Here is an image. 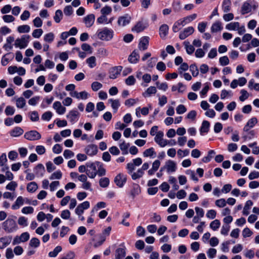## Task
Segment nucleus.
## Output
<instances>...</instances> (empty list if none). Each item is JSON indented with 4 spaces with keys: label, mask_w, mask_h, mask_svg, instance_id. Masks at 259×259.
<instances>
[{
    "label": "nucleus",
    "mask_w": 259,
    "mask_h": 259,
    "mask_svg": "<svg viewBox=\"0 0 259 259\" xmlns=\"http://www.w3.org/2000/svg\"><path fill=\"white\" fill-rule=\"evenodd\" d=\"M113 33L114 32L112 29L105 27L98 30L96 34L99 39L104 41H109L113 38Z\"/></svg>",
    "instance_id": "obj_1"
},
{
    "label": "nucleus",
    "mask_w": 259,
    "mask_h": 259,
    "mask_svg": "<svg viewBox=\"0 0 259 259\" xmlns=\"http://www.w3.org/2000/svg\"><path fill=\"white\" fill-rule=\"evenodd\" d=\"M3 229L7 233H11L15 231L17 229L15 221L12 219H8L2 224Z\"/></svg>",
    "instance_id": "obj_2"
},
{
    "label": "nucleus",
    "mask_w": 259,
    "mask_h": 259,
    "mask_svg": "<svg viewBox=\"0 0 259 259\" xmlns=\"http://www.w3.org/2000/svg\"><path fill=\"white\" fill-rule=\"evenodd\" d=\"M177 168V163L176 162L169 159L167 160L165 162L164 165L160 168V171L162 172L166 170L168 174L172 173L176 171Z\"/></svg>",
    "instance_id": "obj_3"
},
{
    "label": "nucleus",
    "mask_w": 259,
    "mask_h": 259,
    "mask_svg": "<svg viewBox=\"0 0 259 259\" xmlns=\"http://www.w3.org/2000/svg\"><path fill=\"white\" fill-rule=\"evenodd\" d=\"M29 35H23L21 38H17L15 42V46L16 48L24 49L27 46Z\"/></svg>",
    "instance_id": "obj_4"
},
{
    "label": "nucleus",
    "mask_w": 259,
    "mask_h": 259,
    "mask_svg": "<svg viewBox=\"0 0 259 259\" xmlns=\"http://www.w3.org/2000/svg\"><path fill=\"white\" fill-rule=\"evenodd\" d=\"M24 137L28 140L36 141L41 138V135L36 131L33 130L26 132Z\"/></svg>",
    "instance_id": "obj_5"
},
{
    "label": "nucleus",
    "mask_w": 259,
    "mask_h": 259,
    "mask_svg": "<svg viewBox=\"0 0 259 259\" xmlns=\"http://www.w3.org/2000/svg\"><path fill=\"white\" fill-rule=\"evenodd\" d=\"M126 181V176L122 174H118L114 178V183L119 188L123 186Z\"/></svg>",
    "instance_id": "obj_6"
},
{
    "label": "nucleus",
    "mask_w": 259,
    "mask_h": 259,
    "mask_svg": "<svg viewBox=\"0 0 259 259\" xmlns=\"http://www.w3.org/2000/svg\"><path fill=\"white\" fill-rule=\"evenodd\" d=\"M131 20V16L128 14H126L118 18L117 23L119 26L124 27L128 25L130 23Z\"/></svg>",
    "instance_id": "obj_7"
},
{
    "label": "nucleus",
    "mask_w": 259,
    "mask_h": 259,
    "mask_svg": "<svg viewBox=\"0 0 259 259\" xmlns=\"http://www.w3.org/2000/svg\"><path fill=\"white\" fill-rule=\"evenodd\" d=\"M90 206V204L89 201H84L77 206L75 210V212L77 215L80 216L83 213L84 210L89 208Z\"/></svg>",
    "instance_id": "obj_8"
},
{
    "label": "nucleus",
    "mask_w": 259,
    "mask_h": 259,
    "mask_svg": "<svg viewBox=\"0 0 259 259\" xmlns=\"http://www.w3.org/2000/svg\"><path fill=\"white\" fill-rule=\"evenodd\" d=\"M122 67L121 66H115L111 68L109 71V78L111 79H115L118 75L120 74Z\"/></svg>",
    "instance_id": "obj_9"
},
{
    "label": "nucleus",
    "mask_w": 259,
    "mask_h": 259,
    "mask_svg": "<svg viewBox=\"0 0 259 259\" xmlns=\"http://www.w3.org/2000/svg\"><path fill=\"white\" fill-rule=\"evenodd\" d=\"M194 31V29L192 26L188 27L185 28L180 33L179 38L181 40H183L187 37L188 36L192 34Z\"/></svg>",
    "instance_id": "obj_10"
},
{
    "label": "nucleus",
    "mask_w": 259,
    "mask_h": 259,
    "mask_svg": "<svg viewBox=\"0 0 259 259\" xmlns=\"http://www.w3.org/2000/svg\"><path fill=\"white\" fill-rule=\"evenodd\" d=\"M149 37L148 36H144L140 39L138 45V48L141 51H145L147 49L149 45Z\"/></svg>",
    "instance_id": "obj_11"
},
{
    "label": "nucleus",
    "mask_w": 259,
    "mask_h": 259,
    "mask_svg": "<svg viewBox=\"0 0 259 259\" xmlns=\"http://www.w3.org/2000/svg\"><path fill=\"white\" fill-rule=\"evenodd\" d=\"M257 123V119L256 117H252L249 119L244 126L243 131L244 132H247L249 130L253 127L254 125Z\"/></svg>",
    "instance_id": "obj_12"
},
{
    "label": "nucleus",
    "mask_w": 259,
    "mask_h": 259,
    "mask_svg": "<svg viewBox=\"0 0 259 259\" xmlns=\"http://www.w3.org/2000/svg\"><path fill=\"white\" fill-rule=\"evenodd\" d=\"M12 237L6 236L0 238V249H4L9 245L12 241Z\"/></svg>",
    "instance_id": "obj_13"
},
{
    "label": "nucleus",
    "mask_w": 259,
    "mask_h": 259,
    "mask_svg": "<svg viewBox=\"0 0 259 259\" xmlns=\"http://www.w3.org/2000/svg\"><path fill=\"white\" fill-rule=\"evenodd\" d=\"M85 152L88 155H95L98 152L97 146L94 144L89 145L85 148Z\"/></svg>",
    "instance_id": "obj_14"
},
{
    "label": "nucleus",
    "mask_w": 259,
    "mask_h": 259,
    "mask_svg": "<svg viewBox=\"0 0 259 259\" xmlns=\"http://www.w3.org/2000/svg\"><path fill=\"white\" fill-rule=\"evenodd\" d=\"M251 0L244 2L241 7V13L242 15L247 14L251 11Z\"/></svg>",
    "instance_id": "obj_15"
},
{
    "label": "nucleus",
    "mask_w": 259,
    "mask_h": 259,
    "mask_svg": "<svg viewBox=\"0 0 259 259\" xmlns=\"http://www.w3.org/2000/svg\"><path fill=\"white\" fill-rule=\"evenodd\" d=\"M79 114L77 111L73 110L69 111L66 117L71 122L74 123L78 120Z\"/></svg>",
    "instance_id": "obj_16"
},
{
    "label": "nucleus",
    "mask_w": 259,
    "mask_h": 259,
    "mask_svg": "<svg viewBox=\"0 0 259 259\" xmlns=\"http://www.w3.org/2000/svg\"><path fill=\"white\" fill-rule=\"evenodd\" d=\"M95 16L94 14H90L84 17L83 21L87 27H91L95 21Z\"/></svg>",
    "instance_id": "obj_17"
},
{
    "label": "nucleus",
    "mask_w": 259,
    "mask_h": 259,
    "mask_svg": "<svg viewBox=\"0 0 259 259\" xmlns=\"http://www.w3.org/2000/svg\"><path fill=\"white\" fill-rule=\"evenodd\" d=\"M53 108L59 114H63L66 111V108L62 106L61 102L59 101H56L54 103Z\"/></svg>",
    "instance_id": "obj_18"
},
{
    "label": "nucleus",
    "mask_w": 259,
    "mask_h": 259,
    "mask_svg": "<svg viewBox=\"0 0 259 259\" xmlns=\"http://www.w3.org/2000/svg\"><path fill=\"white\" fill-rule=\"evenodd\" d=\"M160 164L161 162L159 160H154L152 163V168L148 171V174L149 176L153 175L158 169Z\"/></svg>",
    "instance_id": "obj_19"
},
{
    "label": "nucleus",
    "mask_w": 259,
    "mask_h": 259,
    "mask_svg": "<svg viewBox=\"0 0 259 259\" xmlns=\"http://www.w3.org/2000/svg\"><path fill=\"white\" fill-rule=\"evenodd\" d=\"M25 202V198L22 196H19L16 200L15 203L12 205V208L14 210L18 209Z\"/></svg>",
    "instance_id": "obj_20"
},
{
    "label": "nucleus",
    "mask_w": 259,
    "mask_h": 259,
    "mask_svg": "<svg viewBox=\"0 0 259 259\" xmlns=\"http://www.w3.org/2000/svg\"><path fill=\"white\" fill-rule=\"evenodd\" d=\"M140 58V55L136 50H135L128 57V61L131 63H137Z\"/></svg>",
    "instance_id": "obj_21"
},
{
    "label": "nucleus",
    "mask_w": 259,
    "mask_h": 259,
    "mask_svg": "<svg viewBox=\"0 0 259 259\" xmlns=\"http://www.w3.org/2000/svg\"><path fill=\"white\" fill-rule=\"evenodd\" d=\"M126 255L124 249L118 248L115 251L114 259H123Z\"/></svg>",
    "instance_id": "obj_22"
},
{
    "label": "nucleus",
    "mask_w": 259,
    "mask_h": 259,
    "mask_svg": "<svg viewBox=\"0 0 259 259\" xmlns=\"http://www.w3.org/2000/svg\"><path fill=\"white\" fill-rule=\"evenodd\" d=\"M232 3L231 0H223L222 3V10L224 13L229 12L231 9Z\"/></svg>",
    "instance_id": "obj_23"
},
{
    "label": "nucleus",
    "mask_w": 259,
    "mask_h": 259,
    "mask_svg": "<svg viewBox=\"0 0 259 259\" xmlns=\"http://www.w3.org/2000/svg\"><path fill=\"white\" fill-rule=\"evenodd\" d=\"M146 27V24L142 22H139L136 24L134 27L133 28L132 30L136 31L137 32H140L143 31Z\"/></svg>",
    "instance_id": "obj_24"
},
{
    "label": "nucleus",
    "mask_w": 259,
    "mask_h": 259,
    "mask_svg": "<svg viewBox=\"0 0 259 259\" xmlns=\"http://www.w3.org/2000/svg\"><path fill=\"white\" fill-rule=\"evenodd\" d=\"M168 31V26L166 24L162 25L159 28V35L162 38H165Z\"/></svg>",
    "instance_id": "obj_25"
},
{
    "label": "nucleus",
    "mask_w": 259,
    "mask_h": 259,
    "mask_svg": "<svg viewBox=\"0 0 259 259\" xmlns=\"http://www.w3.org/2000/svg\"><path fill=\"white\" fill-rule=\"evenodd\" d=\"M210 123L208 121L204 120L200 129V132L201 135L203 133H207L209 131Z\"/></svg>",
    "instance_id": "obj_26"
},
{
    "label": "nucleus",
    "mask_w": 259,
    "mask_h": 259,
    "mask_svg": "<svg viewBox=\"0 0 259 259\" xmlns=\"http://www.w3.org/2000/svg\"><path fill=\"white\" fill-rule=\"evenodd\" d=\"M96 163L98 167V170H97V175L100 177L105 176L106 175V169L103 167V164L99 161H96Z\"/></svg>",
    "instance_id": "obj_27"
},
{
    "label": "nucleus",
    "mask_w": 259,
    "mask_h": 259,
    "mask_svg": "<svg viewBox=\"0 0 259 259\" xmlns=\"http://www.w3.org/2000/svg\"><path fill=\"white\" fill-rule=\"evenodd\" d=\"M223 27L222 26V23L220 21H216L214 22L211 27V31L212 32H216L222 30Z\"/></svg>",
    "instance_id": "obj_28"
},
{
    "label": "nucleus",
    "mask_w": 259,
    "mask_h": 259,
    "mask_svg": "<svg viewBox=\"0 0 259 259\" xmlns=\"http://www.w3.org/2000/svg\"><path fill=\"white\" fill-rule=\"evenodd\" d=\"M23 130L20 127H16L10 132V135L12 137H19L22 135Z\"/></svg>",
    "instance_id": "obj_29"
},
{
    "label": "nucleus",
    "mask_w": 259,
    "mask_h": 259,
    "mask_svg": "<svg viewBox=\"0 0 259 259\" xmlns=\"http://www.w3.org/2000/svg\"><path fill=\"white\" fill-rule=\"evenodd\" d=\"M37 188V184L35 182H30L27 185V190L30 193L34 192Z\"/></svg>",
    "instance_id": "obj_30"
},
{
    "label": "nucleus",
    "mask_w": 259,
    "mask_h": 259,
    "mask_svg": "<svg viewBox=\"0 0 259 259\" xmlns=\"http://www.w3.org/2000/svg\"><path fill=\"white\" fill-rule=\"evenodd\" d=\"M144 174V171L143 169L139 168L136 172H133L131 175V177L133 180H136L138 179L142 178Z\"/></svg>",
    "instance_id": "obj_31"
},
{
    "label": "nucleus",
    "mask_w": 259,
    "mask_h": 259,
    "mask_svg": "<svg viewBox=\"0 0 259 259\" xmlns=\"http://www.w3.org/2000/svg\"><path fill=\"white\" fill-rule=\"evenodd\" d=\"M156 89L155 87H150L143 94L144 97H150L152 94H155L156 93Z\"/></svg>",
    "instance_id": "obj_32"
},
{
    "label": "nucleus",
    "mask_w": 259,
    "mask_h": 259,
    "mask_svg": "<svg viewBox=\"0 0 259 259\" xmlns=\"http://www.w3.org/2000/svg\"><path fill=\"white\" fill-rule=\"evenodd\" d=\"M144 157H153V156H155L156 152L154 151L153 148H150L145 150L143 153Z\"/></svg>",
    "instance_id": "obj_33"
},
{
    "label": "nucleus",
    "mask_w": 259,
    "mask_h": 259,
    "mask_svg": "<svg viewBox=\"0 0 259 259\" xmlns=\"http://www.w3.org/2000/svg\"><path fill=\"white\" fill-rule=\"evenodd\" d=\"M108 102L111 103V107L112 109L114 110V112H116L118 108L120 106L119 101L118 99L113 100V99H109Z\"/></svg>",
    "instance_id": "obj_34"
},
{
    "label": "nucleus",
    "mask_w": 259,
    "mask_h": 259,
    "mask_svg": "<svg viewBox=\"0 0 259 259\" xmlns=\"http://www.w3.org/2000/svg\"><path fill=\"white\" fill-rule=\"evenodd\" d=\"M252 205L253 202L251 200H248L246 201L243 210V214L244 215H247L249 214V210Z\"/></svg>",
    "instance_id": "obj_35"
},
{
    "label": "nucleus",
    "mask_w": 259,
    "mask_h": 259,
    "mask_svg": "<svg viewBox=\"0 0 259 259\" xmlns=\"http://www.w3.org/2000/svg\"><path fill=\"white\" fill-rule=\"evenodd\" d=\"M45 167L42 164H38L35 167V173L38 177H42L45 172Z\"/></svg>",
    "instance_id": "obj_36"
},
{
    "label": "nucleus",
    "mask_w": 259,
    "mask_h": 259,
    "mask_svg": "<svg viewBox=\"0 0 259 259\" xmlns=\"http://www.w3.org/2000/svg\"><path fill=\"white\" fill-rule=\"evenodd\" d=\"M239 26L238 22H231L226 26V28L229 30H236Z\"/></svg>",
    "instance_id": "obj_37"
},
{
    "label": "nucleus",
    "mask_w": 259,
    "mask_h": 259,
    "mask_svg": "<svg viewBox=\"0 0 259 259\" xmlns=\"http://www.w3.org/2000/svg\"><path fill=\"white\" fill-rule=\"evenodd\" d=\"M40 241L37 238L33 237L30 240L29 245L30 247L33 248H37L39 246Z\"/></svg>",
    "instance_id": "obj_38"
},
{
    "label": "nucleus",
    "mask_w": 259,
    "mask_h": 259,
    "mask_svg": "<svg viewBox=\"0 0 259 259\" xmlns=\"http://www.w3.org/2000/svg\"><path fill=\"white\" fill-rule=\"evenodd\" d=\"M30 28L28 25H23L18 27L17 30L19 33H27L30 31Z\"/></svg>",
    "instance_id": "obj_39"
},
{
    "label": "nucleus",
    "mask_w": 259,
    "mask_h": 259,
    "mask_svg": "<svg viewBox=\"0 0 259 259\" xmlns=\"http://www.w3.org/2000/svg\"><path fill=\"white\" fill-rule=\"evenodd\" d=\"M246 134H243L242 138H243L244 141L247 140H250L254 138L255 136V132L254 130H251L247 132Z\"/></svg>",
    "instance_id": "obj_40"
},
{
    "label": "nucleus",
    "mask_w": 259,
    "mask_h": 259,
    "mask_svg": "<svg viewBox=\"0 0 259 259\" xmlns=\"http://www.w3.org/2000/svg\"><path fill=\"white\" fill-rule=\"evenodd\" d=\"M16 106L18 108H22L26 105V101L23 97H20L16 100Z\"/></svg>",
    "instance_id": "obj_41"
},
{
    "label": "nucleus",
    "mask_w": 259,
    "mask_h": 259,
    "mask_svg": "<svg viewBox=\"0 0 259 259\" xmlns=\"http://www.w3.org/2000/svg\"><path fill=\"white\" fill-rule=\"evenodd\" d=\"M109 179L108 178L104 177L99 180V185L102 188H106L109 186Z\"/></svg>",
    "instance_id": "obj_42"
},
{
    "label": "nucleus",
    "mask_w": 259,
    "mask_h": 259,
    "mask_svg": "<svg viewBox=\"0 0 259 259\" xmlns=\"http://www.w3.org/2000/svg\"><path fill=\"white\" fill-rule=\"evenodd\" d=\"M62 250V247L61 246H56L55 249L49 252V255L50 257H56L58 254Z\"/></svg>",
    "instance_id": "obj_43"
},
{
    "label": "nucleus",
    "mask_w": 259,
    "mask_h": 259,
    "mask_svg": "<svg viewBox=\"0 0 259 259\" xmlns=\"http://www.w3.org/2000/svg\"><path fill=\"white\" fill-rule=\"evenodd\" d=\"M130 145L128 143H126L124 141L122 142L119 145V148L122 151L123 154H127V149L128 148Z\"/></svg>",
    "instance_id": "obj_44"
},
{
    "label": "nucleus",
    "mask_w": 259,
    "mask_h": 259,
    "mask_svg": "<svg viewBox=\"0 0 259 259\" xmlns=\"http://www.w3.org/2000/svg\"><path fill=\"white\" fill-rule=\"evenodd\" d=\"M221 223L219 220H215L210 224V228L213 231H215L219 228Z\"/></svg>",
    "instance_id": "obj_45"
},
{
    "label": "nucleus",
    "mask_w": 259,
    "mask_h": 259,
    "mask_svg": "<svg viewBox=\"0 0 259 259\" xmlns=\"http://www.w3.org/2000/svg\"><path fill=\"white\" fill-rule=\"evenodd\" d=\"M29 117L30 120L32 121H37L39 120V116L38 112L36 111H33L32 112H30L29 113Z\"/></svg>",
    "instance_id": "obj_46"
},
{
    "label": "nucleus",
    "mask_w": 259,
    "mask_h": 259,
    "mask_svg": "<svg viewBox=\"0 0 259 259\" xmlns=\"http://www.w3.org/2000/svg\"><path fill=\"white\" fill-rule=\"evenodd\" d=\"M63 16L62 12L60 10H58L56 11L55 15L54 17V19L56 23H59L60 22Z\"/></svg>",
    "instance_id": "obj_47"
},
{
    "label": "nucleus",
    "mask_w": 259,
    "mask_h": 259,
    "mask_svg": "<svg viewBox=\"0 0 259 259\" xmlns=\"http://www.w3.org/2000/svg\"><path fill=\"white\" fill-rule=\"evenodd\" d=\"M87 63L91 68H93L96 65V59L94 56H92L87 59Z\"/></svg>",
    "instance_id": "obj_48"
},
{
    "label": "nucleus",
    "mask_w": 259,
    "mask_h": 259,
    "mask_svg": "<svg viewBox=\"0 0 259 259\" xmlns=\"http://www.w3.org/2000/svg\"><path fill=\"white\" fill-rule=\"evenodd\" d=\"M190 70L194 77L197 76L199 74L198 68L195 64H192L190 66Z\"/></svg>",
    "instance_id": "obj_49"
},
{
    "label": "nucleus",
    "mask_w": 259,
    "mask_h": 259,
    "mask_svg": "<svg viewBox=\"0 0 259 259\" xmlns=\"http://www.w3.org/2000/svg\"><path fill=\"white\" fill-rule=\"evenodd\" d=\"M111 12L112 8L111 7L108 6H106L105 7L102 8L101 10V14L105 16L109 15Z\"/></svg>",
    "instance_id": "obj_50"
},
{
    "label": "nucleus",
    "mask_w": 259,
    "mask_h": 259,
    "mask_svg": "<svg viewBox=\"0 0 259 259\" xmlns=\"http://www.w3.org/2000/svg\"><path fill=\"white\" fill-rule=\"evenodd\" d=\"M178 156L179 158H182L187 156L189 154V150L188 149L182 150L179 149L177 151Z\"/></svg>",
    "instance_id": "obj_51"
},
{
    "label": "nucleus",
    "mask_w": 259,
    "mask_h": 259,
    "mask_svg": "<svg viewBox=\"0 0 259 259\" xmlns=\"http://www.w3.org/2000/svg\"><path fill=\"white\" fill-rule=\"evenodd\" d=\"M62 174L60 170H57L53 173L50 177L51 180L60 179L62 178Z\"/></svg>",
    "instance_id": "obj_52"
},
{
    "label": "nucleus",
    "mask_w": 259,
    "mask_h": 259,
    "mask_svg": "<svg viewBox=\"0 0 259 259\" xmlns=\"http://www.w3.org/2000/svg\"><path fill=\"white\" fill-rule=\"evenodd\" d=\"M125 82L127 85H133L136 82V79L133 75H130L125 80Z\"/></svg>",
    "instance_id": "obj_53"
},
{
    "label": "nucleus",
    "mask_w": 259,
    "mask_h": 259,
    "mask_svg": "<svg viewBox=\"0 0 259 259\" xmlns=\"http://www.w3.org/2000/svg\"><path fill=\"white\" fill-rule=\"evenodd\" d=\"M164 134L162 131H159L157 132L156 135L155 137L154 138L155 142L158 144L159 142L163 139Z\"/></svg>",
    "instance_id": "obj_54"
},
{
    "label": "nucleus",
    "mask_w": 259,
    "mask_h": 259,
    "mask_svg": "<svg viewBox=\"0 0 259 259\" xmlns=\"http://www.w3.org/2000/svg\"><path fill=\"white\" fill-rule=\"evenodd\" d=\"M241 95L239 97L240 101L243 102L247 99L249 97V94L247 91L245 90H242L240 91Z\"/></svg>",
    "instance_id": "obj_55"
},
{
    "label": "nucleus",
    "mask_w": 259,
    "mask_h": 259,
    "mask_svg": "<svg viewBox=\"0 0 259 259\" xmlns=\"http://www.w3.org/2000/svg\"><path fill=\"white\" fill-rule=\"evenodd\" d=\"M215 204L219 207L222 208L224 207L226 205V201L224 198H221L218 200H217L215 201Z\"/></svg>",
    "instance_id": "obj_56"
},
{
    "label": "nucleus",
    "mask_w": 259,
    "mask_h": 259,
    "mask_svg": "<svg viewBox=\"0 0 259 259\" xmlns=\"http://www.w3.org/2000/svg\"><path fill=\"white\" fill-rule=\"evenodd\" d=\"M54 39V35L52 32L47 33L44 36V40L50 43L52 42Z\"/></svg>",
    "instance_id": "obj_57"
},
{
    "label": "nucleus",
    "mask_w": 259,
    "mask_h": 259,
    "mask_svg": "<svg viewBox=\"0 0 259 259\" xmlns=\"http://www.w3.org/2000/svg\"><path fill=\"white\" fill-rule=\"evenodd\" d=\"M18 223L20 226L26 227L28 225L27 219L24 217H20L18 219Z\"/></svg>",
    "instance_id": "obj_58"
},
{
    "label": "nucleus",
    "mask_w": 259,
    "mask_h": 259,
    "mask_svg": "<svg viewBox=\"0 0 259 259\" xmlns=\"http://www.w3.org/2000/svg\"><path fill=\"white\" fill-rule=\"evenodd\" d=\"M91 88L94 91H97L102 88V84L99 82L95 81L92 83Z\"/></svg>",
    "instance_id": "obj_59"
},
{
    "label": "nucleus",
    "mask_w": 259,
    "mask_h": 259,
    "mask_svg": "<svg viewBox=\"0 0 259 259\" xmlns=\"http://www.w3.org/2000/svg\"><path fill=\"white\" fill-rule=\"evenodd\" d=\"M17 187V184L16 182L11 181L10 183H9L7 186L6 189L10 191H15L16 188Z\"/></svg>",
    "instance_id": "obj_60"
},
{
    "label": "nucleus",
    "mask_w": 259,
    "mask_h": 259,
    "mask_svg": "<svg viewBox=\"0 0 259 259\" xmlns=\"http://www.w3.org/2000/svg\"><path fill=\"white\" fill-rule=\"evenodd\" d=\"M138 101V99H132V98H131V99H128L126 100H125V102H124V104L125 106H128V107H131L132 106H133L134 104H135Z\"/></svg>",
    "instance_id": "obj_61"
},
{
    "label": "nucleus",
    "mask_w": 259,
    "mask_h": 259,
    "mask_svg": "<svg viewBox=\"0 0 259 259\" xmlns=\"http://www.w3.org/2000/svg\"><path fill=\"white\" fill-rule=\"evenodd\" d=\"M35 151L38 155H42L46 152V148L44 146L38 145L36 146Z\"/></svg>",
    "instance_id": "obj_62"
},
{
    "label": "nucleus",
    "mask_w": 259,
    "mask_h": 259,
    "mask_svg": "<svg viewBox=\"0 0 259 259\" xmlns=\"http://www.w3.org/2000/svg\"><path fill=\"white\" fill-rule=\"evenodd\" d=\"M187 111V109L186 107L182 104L179 105L176 108V111L178 114H182L186 112Z\"/></svg>",
    "instance_id": "obj_63"
},
{
    "label": "nucleus",
    "mask_w": 259,
    "mask_h": 259,
    "mask_svg": "<svg viewBox=\"0 0 259 259\" xmlns=\"http://www.w3.org/2000/svg\"><path fill=\"white\" fill-rule=\"evenodd\" d=\"M52 113L50 111L45 112L41 116V118L44 120L49 121L52 117Z\"/></svg>",
    "instance_id": "obj_64"
}]
</instances>
